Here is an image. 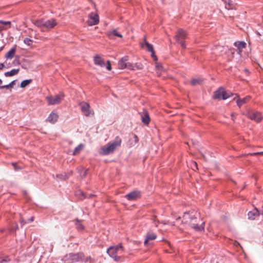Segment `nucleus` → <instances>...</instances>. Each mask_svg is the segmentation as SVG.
<instances>
[{"label": "nucleus", "mask_w": 263, "mask_h": 263, "mask_svg": "<svg viewBox=\"0 0 263 263\" xmlns=\"http://www.w3.org/2000/svg\"><path fill=\"white\" fill-rule=\"evenodd\" d=\"M33 24L38 27L49 29L53 28L57 25L58 23L56 20L54 18H51L48 20H35L33 22Z\"/></svg>", "instance_id": "7ed1b4c3"}, {"label": "nucleus", "mask_w": 263, "mask_h": 263, "mask_svg": "<svg viewBox=\"0 0 263 263\" xmlns=\"http://www.w3.org/2000/svg\"><path fill=\"white\" fill-rule=\"evenodd\" d=\"M19 71L18 69H13L10 71H8L5 73L6 77H10L16 74Z\"/></svg>", "instance_id": "4be33fe9"}, {"label": "nucleus", "mask_w": 263, "mask_h": 263, "mask_svg": "<svg viewBox=\"0 0 263 263\" xmlns=\"http://www.w3.org/2000/svg\"><path fill=\"white\" fill-rule=\"evenodd\" d=\"M107 252L115 261H119L120 259V255L123 253L122 247L121 245L111 246L107 249Z\"/></svg>", "instance_id": "20e7f679"}, {"label": "nucleus", "mask_w": 263, "mask_h": 263, "mask_svg": "<svg viewBox=\"0 0 263 263\" xmlns=\"http://www.w3.org/2000/svg\"><path fill=\"white\" fill-rule=\"evenodd\" d=\"M251 155H263V152L250 154Z\"/></svg>", "instance_id": "72a5a7b5"}, {"label": "nucleus", "mask_w": 263, "mask_h": 263, "mask_svg": "<svg viewBox=\"0 0 263 263\" xmlns=\"http://www.w3.org/2000/svg\"><path fill=\"white\" fill-rule=\"evenodd\" d=\"M142 121L146 124H147L149 121V117L146 111H144L141 115Z\"/></svg>", "instance_id": "6ab92c4d"}, {"label": "nucleus", "mask_w": 263, "mask_h": 263, "mask_svg": "<svg viewBox=\"0 0 263 263\" xmlns=\"http://www.w3.org/2000/svg\"><path fill=\"white\" fill-rule=\"evenodd\" d=\"M186 35L187 34L186 32L180 29L178 30L177 33L175 36L176 41L181 44V46L183 48H185V45L183 40L186 37Z\"/></svg>", "instance_id": "6e6552de"}, {"label": "nucleus", "mask_w": 263, "mask_h": 263, "mask_svg": "<svg viewBox=\"0 0 263 263\" xmlns=\"http://www.w3.org/2000/svg\"><path fill=\"white\" fill-rule=\"evenodd\" d=\"M15 84V81H12L10 84L6 85H4L2 86H1V88H7L9 89L10 88H11L13 86V85Z\"/></svg>", "instance_id": "bb28decb"}, {"label": "nucleus", "mask_w": 263, "mask_h": 263, "mask_svg": "<svg viewBox=\"0 0 263 263\" xmlns=\"http://www.w3.org/2000/svg\"><path fill=\"white\" fill-rule=\"evenodd\" d=\"M71 255V256H74V257H75V256H76V255Z\"/></svg>", "instance_id": "09e8293b"}, {"label": "nucleus", "mask_w": 263, "mask_h": 263, "mask_svg": "<svg viewBox=\"0 0 263 263\" xmlns=\"http://www.w3.org/2000/svg\"><path fill=\"white\" fill-rule=\"evenodd\" d=\"M156 237L157 235L155 233L152 232H148L145 236V239L144 242V245L146 246H148L149 245V241L155 240Z\"/></svg>", "instance_id": "f8f14e48"}, {"label": "nucleus", "mask_w": 263, "mask_h": 263, "mask_svg": "<svg viewBox=\"0 0 263 263\" xmlns=\"http://www.w3.org/2000/svg\"><path fill=\"white\" fill-rule=\"evenodd\" d=\"M200 81V80L199 79H194L192 80L191 83H192V85H196L198 84H199Z\"/></svg>", "instance_id": "2f4dec72"}, {"label": "nucleus", "mask_w": 263, "mask_h": 263, "mask_svg": "<svg viewBox=\"0 0 263 263\" xmlns=\"http://www.w3.org/2000/svg\"><path fill=\"white\" fill-rule=\"evenodd\" d=\"M247 116L250 119L254 120L257 122L261 121L263 117L261 113L258 111L248 112Z\"/></svg>", "instance_id": "9d476101"}, {"label": "nucleus", "mask_w": 263, "mask_h": 263, "mask_svg": "<svg viewBox=\"0 0 263 263\" xmlns=\"http://www.w3.org/2000/svg\"><path fill=\"white\" fill-rule=\"evenodd\" d=\"M33 220V217H31L30 219V221H32Z\"/></svg>", "instance_id": "79ce46f5"}, {"label": "nucleus", "mask_w": 263, "mask_h": 263, "mask_svg": "<svg viewBox=\"0 0 263 263\" xmlns=\"http://www.w3.org/2000/svg\"><path fill=\"white\" fill-rule=\"evenodd\" d=\"M93 61L95 65L99 66L100 67H103L106 66V69L110 70L111 69V64L109 61H107L106 64L105 61L99 55H96L93 57Z\"/></svg>", "instance_id": "0eeeda50"}, {"label": "nucleus", "mask_w": 263, "mask_h": 263, "mask_svg": "<svg viewBox=\"0 0 263 263\" xmlns=\"http://www.w3.org/2000/svg\"><path fill=\"white\" fill-rule=\"evenodd\" d=\"M257 34L258 35V36H260V34L259 32H256Z\"/></svg>", "instance_id": "37998d69"}, {"label": "nucleus", "mask_w": 263, "mask_h": 263, "mask_svg": "<svg viewBox=\"0 0 263 263\" xmlns=\"http://www.w3.org/2000/svg\"><path fill=\"white\" fill-rule=\"evenodd\" d=\"M245 71L246 72H248V73L249 72L248 70V69H245Z\"/></svg>", "instance_id": "c03bdc74"}, {"label": "nucleus", "mask_w": 263, "mask_h": 263, "mask_svg": "<svg viewBox=\"0 0 263 263\" xmlns=\"http://www.w3.org/2000/svg\"><path fill=\"white\" fill-rule=\"evenodd\" d=\"M4 67V65L3 63H0V70L2 69Z\"/></svg>", "instance_id": "58836bf2"}, {"label": "nucleus", "mask_w": 263, "mask_h": 263, "mask_svg": "<svg viewBox=\"0 0 263 263\" xmlns=\"http://www.w3.org/2000/svg\"><path fill=\"white\" fill-rule=\"evenodd\" d=\"M12 164L15 170H17L21 168L20 167H17L16 163H12Z\"/></svg>", "instance_id": "f704fd0d"}, {"label": "nucleus", "mask_w": 263, "mask_h": 263, "mask_svg": "<svg viewBox=\"0 0 263 263\" xmlns=\"http://www.w3.org/2000/svg\"><path fill=\"white\" fill-rule=\"evenodd\" d=\"M232 95V93L227 92L223 88L220 87L215 91L214 98L218 100H226Z\"/></svg>", "instance_id": "423d86ee"}, {"label": "nucleus", "mask_w": 263, "mask_h": 263, "mask_svg": "<svg viewBox=\"0 0 263 263\" xmlns=\"http://www.w3.org/2000/svg\"><path fill=\"white\" fill-rule=\"evenodd\" d=\"M234 45L237 47L239 52H241V50L246 47V43L244 42H237L234 43Z\"/></svg>", "instance_id": "412c9836"}, {"label": "nucleus", "mask_w": 263, "mask_h": 263, "mask_svg": "<svg viewBox=\"0 0 263 263\" xmlns=\"http://www.w3.org/2000/svg\"><path fill=\"white\" fill-rule=\"evenodd\" d=\"M81 110L86 116H89L93 114V112L90 109V105L88 103L82 102L80 104Z\"/></svg>", "instance_id": "9b49d317"}, {"label": "nucleus", "mask_w": 263, "mask_h": 263, "mask_svg": "<svg viewBox=\"0 0 263 263\" xmlns=\"http://www.w3.org/2000/svg\"><path fill=\"white\" fill-rule=\"evenodd\" d=\"M59 116L57 113L52 112L48 116L47 121L51 123H54L58 119Z\"/></svg>", "instance_id": "dca6fc26"}, {"label": "nucleus", "mask_w": 263, "mask_h": 263, "mask_svg": "<svg viewBox=\"0 0 263 263\" xmlns=\"http://www.w3.org/2000/svg\"><path fill=\"white\" fill-rule=\"evenodd\" d=\"M181 219V217H179L178 218H177V220H179V219Z\"/></svg>", "instance_id": "de8ad7c7"}, {"label": "nucleus", "mask_w": 263, "mask_h": 263, "mask_svg": "<svg viewBox=\"0 0 263 263\" xmlns=\"http://www.w3.org/2000/svg\"><path fill=\"white\" fill-rule=\"evenodd\" d=\"M224 3H228L229 6H231V2H230V0H222Z\"/></svg>", "instance_id": "e433bc0d"}, {"label": "nucleus", "mask_w": 263, "mask_h": 263, "mask_svg": "<svg viewBox=\"0 0 263 263\" xmlns=\"http://www.w3.org/2000/svg\"><path fill=\"white\" fill-rule=\"evenodd\" d=\"M64 95L63 93H60L55 96H50L46 97V99L49 105H54L60 104L63 100Z\"/></svg>", "instance_id": "39448f33"}, {"label": "nucleus", "mask_w": 263, "mask_h": 263, "mask_svg": "<svg viewBox=\"0 0 263 263\" xmlns=\"http://www.w3.org/2000/svg\"><path fill=\"white\" fill-rule=\"evenodd\" d=\"M258 215V211L257 209H254L248 213V217L250 219L253 220L255 217Z\"/></svg>", "instance_id": "aec40b11"}, {"label": "nucleus", "mask_w": 263, "mask_h": 263, "mask_svg": "<svg viewBox=\"0 0 263 263\" xmlns=\"http://www.w3.org/2000/svg\"><path fill=\"white\" fill-rule=\"evenodd\" d=\"M144 46H145L146 47L147 50L148 51H149V52H151V57H152L153 60L155 61H157V58L156 55L155 54V52H154V48H153V45L150 44H149L148 42L145 41V43H144V45H143V47H144Z\"/></svg>", "instance_id": "ddd939ff"}, {"label": "nucleus", "mask_w": 263, "mask_h": 263, "mask_svg": "<svg viewBox=\"0 0 263 263\" xmlns=\"http://www.w3.org/2000/svg\"><path fill=\"white\" fill-rule=\"evenodd\" d=\"M250 97L247 96L243 99H238L236 103L238 107H240L243 104H245L250 100Z\"/></svg>", "instance_id": "a211bd4d"}, {"label": "nucleus", "mask_w": 263, "mask_h": 263, "mask_svg": "<svg viewBox=\"0 0 263 263\" xmlns=\"http://www.w3.org/2000/svg\"><path fill=\"white\" fill-rule=\"evenodd\" d=\"M156 72L158 76H160L162 71V66L161 65L157 63L156 65Z\"/></svg>", "instance_id": "a878e982"}, {"label": "nucleus", "mask_w": 263, "mask_h": 263, "mask_svg": "<svg viewBox=\"0 0 263 263\" xmlns=\"http://www.w3.org/2000/svg\"><path fill=\"white\" fill-rule=\"evenodd\" d=\"M134 137L135 138L136 141L137 142L138 141V138H137V137L136 136H135Z\"/></svg>", "instance_id": "a19ab883"}, {"label": "nucleus", "mask_w": 263, "mask_h": 263, "mask_svg": "<svg viewBox=\"0 0 263 263\" xmlns=\"http://www.w3.org/2000/svg\"><path fill=\"white\" fill-rule=\"evenodd\" d=\"M99 22V17L97 13L95 12H91L88 15V20L87 24L89 26H93L97 25Z\"/></svg>", "instance_id": "1a4fd4ad"}, {"label": "nucleus", "mask_w": 263, "mask_h": 263, "mask_svg": "<svg viewBox=\"0 0 263 263\" xmlns=\"http://www.w3.org/2000/svg\"><path fill=\"white\" fill-rule=\"evenodd\" d=\"M193 165L192 166L193 170H195V168H196V169L197 168V164L196 162H193Z\"/></svg>", "instance_id": "c9c22d12"}, {"label": "nucleus", "mask_w": 263, "mask_h": 263, "mask_svg": "<svg viewBox=\"0 0 263 263\" xmlns=\"http://www.w3.org/2000/svg\"><path fill=\"white\" fill-rule=\"evenodd\" d=\"M182 222L188 224L194 230L201 232L204 229V222L200 217V214L194 211L185 212L183 215Z\"/></svg>", "instance_id": "f257e3e1"}, {"label": "nucleus", "mask_w": 263, "mask_h": 263, "mask_svg": "<svg viewBox=\"0 0 263 263\" xmlns=\"http://www.w3.org/2000/svg\"><path fill=\"white\" fill-rule=\"evenodd\" d=\"M16 50V46L12 47L8 52L5 54V58L7 59H12L15 55Z\"/></svg>", "instance_id": "f3484780"}, {"label": "nucleus", "mask_w": 263, "mask_h": 263, "mask_svg": "<svg viewBox=\"0 0 263 263\" xmlns=\"http://www.w3.org/2000/svg\"><path fill=\"white\" fill-rule=\"evenodd\" d=\"M234 95H235V98H234V99H235L236 97H238V96H237V94H235Z\"/></svg>", "instance_id": "49530a36"}, {"label": "nucleus", "mask_w": 263, "mask_h": 263, "mask_svg": "<svg viewBox=\"0 0 263 263\" xmlns=\"http://www.w3.org/2000/svg\"><path fill=\"white\" fill-rule=\"evenodd\" d=\"M86 172H87V170L85 171V172H84V174L82 176L83 177H85Z\"/></svg>", "instance_id": "ea45409f"}, {"label": "nucleus", "mask_w": 263, "mask_h": 263, "mask_svg": "<svg viewBox=\"0 0 263 263\" xmlns=\"http://www.w3.org/2000/svg\"><path fill=\"white\" fill-rule=\"evenodd\" d=\"M84 145L82 144H79L77 147L75 148L73 152V155L78 154L83 148Z\"/></svg>", "instance_id": "b1692460"}, {"label": "nucleus", "mask_w": 263, "mask_h": 263, "mask_svg": "<svg viewBox=\"0 0 263 263\" xmlns=\"http://www.w3.org/2000/svg\"><path fill=\"white\" fill-rule=\"evenodd\" d=\"M31 82L30 80H26L22 81L21 84V87L24 88L27 86Z\"/></svg>", "instance_id": "cd10ccee"}, {"label": "nucleus", "mask_w": 263, "mask_h": 263, "mask_svg": "<svg viewBox=\"0 0 263 263\" xmlns=\"http://www.w3.org/2000/svg\"><path fill=\"white\" fill-rule=\"evenodd\" d=\"M121 142V138L119 137H116L114 141L102 146L100 150V153L102 155H106L113 153L117 147L120 146Z\"/></svg>", "instance_id": "f03ea898"}, {"label": "nucleus", "mask_w": 263, "mask_h": 263, "mask_svg": "<svg viewBox=\"0 0 263 263\" xmlns=\"http://www.w3.org/2000/svg\"><path fill=\"white\" fill-rule=\"evenodd\" d=\"M126 68H127L129 69H131V70H135L134 65L132 63H130L129 62H127L126 63Z\"/></svg>", "instance_id": "7c9ffc66"}, {"label": "nucleus", "mask_w": 263, "mask_h": 263, "mask_svg": "<svg viewBox=\"0 0 263 263\" xmlns=\"http://www.w3.org/2000/svg\"><path fill=\"white\" fill-rule=\"evenodd\" d=\"M0 25H2L5 27H7V29L10 27L11 22L9 21H0Z\"/></svg>", "instance_id": "393cba45"}, {"label": "nucleus", "mask_w": 263, "mask_h": 263, "mask_svg": "<svg viewBox=\"0 0 263 263\" xmlns=\"http://www.w3.org/2000/svg\"><path fill=\"white\" fill-rule=\"evenodd\" d=\"M77 227L80 230H83L84 229L83 225L79 222L77 223Z\"/></svg>", "instance_id": "473e14b6"}, {"label": "nucleus", "mask_w": 263, "mask_h": 263, "mask_svg": "<svg viewBox=\"0 0 263 263\" xmlns=\"http://www.w3.org/2000/svg\"><path fill=\"white\" fill-rule=\"evenodd\" d=\"M128 60V57L124 56L118 62V67L119 69H123L126 68L127 61Z\"/></svg>", "instance_id": "2eb2a0df"}, {"label": "nucleus", "mask_w": 263, "mask_h": 263, "mask_svg": "<svg viewBox=\"0 0 263 263\" xmlns=\"http://www.w3.org/2000/svg\"><path fill=\"white\" fill-rule=\"evenodd\" d=\"M24 42L26 45L30 46L32 43V41L29 38H25L24 40Z\"/></svg>", "instance_id": "c756f323"}, {"label": "nucleus", "mask_w": 263, "mask_h": 263, "mask_svg": "<svg viewBox=\"0 0 263 263\" xmlns=\"http://www.w3.org/2000/svg\"><path fill=\"white\" fill-rule=\"evenodd\" d=\"M7 29V27H5L2 25H0V31L2 30Z\"/></svg>", "instance_id": "4c0bfd02"}, {"label": "nucleus", "mask_w": 263, "mask_h": 263, "mask_svg": "<svg viewBox=\"0 0 263 263\" xmlns=\"http://www.w3.org/2000/svg\"><path fill=\"white\" fill-rule=\"evenodd\" d=\"M113 35H116L121 38L122 37V35L117 30H113L110 32L109 34V37L113 38Z\"/></svg>", "instance_id": "5701e85b"}, {"label": "nucleus", "mask_w": 263, "mask_h": 263, "mask_svg": "<svg viewBox=\"0 0 263 263\" xmlns=\"http://www.w3.org/2000/svg\"><path fill=\"white\" fill-rule=\"evenodd\" d=\"M134 66L135 69H142L143 68V66L141 63H136L134 65Z\"/></svg>", "instance_id": "c85d7f7f"}, {"label": "nucleus", "mask_w": 263, "mask_h": 263, "mask_svg": "<svg viewBox=\"0 0 263 263\" xmlns=\"http://www.w3.org/2000/svg\"><path fill=\"white\" fill-rule=\"evenodd\" d=\"M140 197V193L138 191H134L125 195V197L129 200H135Z\"/></svg>", "instance_id": "4468645a"}, {"label": "nucleus", "mask_w": 263, "mask_h": 263, "mask_svg": "<svg viewBox=\"0 0 263 263\" xmlns=\"http://www.w3.org/2000/svg\"><path fill=\"white\" fill-rule=\"evenodd\" d=\"M3 83V81L2 80L0 79V85L2 84Z\"/></svg>", "instance_id": "a18cd8bd"}]
</instances>
